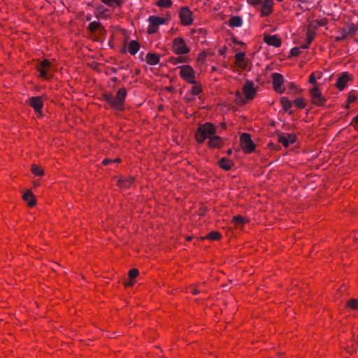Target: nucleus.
I'll return each mask as SVG.
<instances>
[{
    "instance_id": "52",
    "label": "nucleus",
    "mask_w": 358,
    "mask_h": 358,
    "mask_svg": "<svg viewBox=\"0 0 358 358\" xmlns=\"http://www.w3.org/2000/svg\"><path fill=\"white\" fill-rule=\"evenodd\" d=\"M231 152H232V150L231 149L228 150V151H227V154L228 155L231 154Z\"/></svg>"
},
{
    "instance_id": "35",
    "label": "nucleus",
    "mask_w": 358,
    "mask_h": 358,
    "mask_svg": "<svg viewBox=\"0 0 358 358\" xmlns=\"http://www.w3.org/2000/svg\"><path fill=\"white\" fill-rule=\"evenodd\" d=\"M208 237L211 240H218L220 238V234L218 232L212 231L208 234Z\"/></svg>"
},
{
    "instance_id": "49",
    "label": "nucleus",
    "mask_w": 358,
    "mask_h": 358,
    "mask_svg": "<svg viewBox=\"0 0 358 358\" xmlns=\"http://www.w3.org/2000/svg\"><path fill=\"white\" fill-rule=\"evenodd\" d=\"M143 52H141L139 55V59H141V60H143Z\"/></svg>"
},
{
    "instance_id": "12",
    "label": "nucleus",
    "mask_w": 358,
    "mask_h": 358,
    "mask_svg": "<svg viewBox=\"0 0 358 358\" xmlns=\"http://www.w3.org/2000/svg\"><path fill=\"white\" fill-rule=\"evenodd\" d=\"M50 69L51 64L47 59L43 60L38 66V70L40 72L41 76L45 79H48L51 76V75L49 73Z\"/></svg>"
},
{
    "instance_id": "20",
    "label": "nucleus",
    "mask_w": 358,
    "mask_h": 358,
    "mask_svg": "<svg viewBox=\"0 0 358 358\" xmlns=\"http://www.w3.org/2000/svg\"><path fill=\"white\" fill-rule=\"evenodd\" d=\"M145 60L150 65H156L159 62V57L155 53L149 52L146 55Z\"/></svg>"
},
{
    "instance_id": "46",
    "label": "nucleus",
    "mask_w": 358,
    "mask_h": 358,
    "mask_svg": "<svg viewBox=\"0 0 358 358\" xmlns=\"http://www.w3.org/2000/svg\"><path fill=\"white\" fill-rule=\"evenodd\" d=\"M289 88H290V90H295V89H296V86L294 84L291 83L289 85Z\"/></svg>"
},
{
    "instance_id": "43",
    "label": "nucleus",
    "mask_w": 358,
    "mask_h": 358,
    "mask_svg": "<svg viewBox=\"0 0 358 358\" xmlns=\"http://www.w3.org/2000/svg\"><path fill=\"white\" fill-rule=\"evenodd\" d=\"M111 162H112V161H111L110 159H105L102 162V163H103V164H104V165H108V164H109Z\"/></svg>"
},
{
    "instance_id": "48",
    "label": "nucleus",
    "mask_w": 358,
    "mask_h": 358,
    "mask_svg": "<svg viewBox=\"0 0 358 358\" xmlns=\"http://www.w3.org/2000/svg\"><path fill=\"white\" fill-rule=\"evenodd\" d=\"M353 121L358 124V115L353 118Z\"/></svg>"
},
{
    "instance_id": "11",
    "label": "nucleus",
    "mask_w": 358,
    "mask_h": 358,
    "mask_svg": "<svg viewBox=\"0 0 358 358\" xmlns=\"http://www.w3.org/2000/svg\"><path fill=\"white\" fill-rule=\"evenodd\" d=\"M192 13L188 7H182L180 8L179 15L184 25L187 26L192 23Z\"/></svg>"
},
{
    "instance_id": "2",
    "label": "nucleus",
    "mask_w": 358,
    "mask_h": 358,
    "mask_svg": "<svg viewBox=\"0 0 358 358\" xmlns=\"http://www.w3.org/2000/svg\"><path fill=\"white\" fill-rule=\"evenodd\" d=\"M127 94V90L124 87H122L117 90V94L115 96H114L112 93L104 92L103 94V99L112 108L118 110H123V106Z\"/></svg>"
},
{
    "instance_id": "51",
    "label": "nucleus",
    "mask_w": 358,
    "mask_h": 358,
    "mask_svg": "<svg viewBox=\"0 0 358 358\" xmlns=\"http://www.w3.org/2000/svg\"><path fill=\"white\" fill-rule=\"evenodd\" d=\"M222 127L223 129H226V127H227V124H226V123H222Z\"/></svg>"
},
{
    "instance_id": "44",
    "label": "nucleus",
    "mask_w": 358,
    "mask_h": 358,
    "mask_svg": "<svg viewBox=\"0 0 358 358\" xmlns=\"http://www.w3.org/2000/svg\"><path fill=\"white\" fill-rule=\"evenodd\" d=\"M309 45L310 44H308V43L306 42V43H305L301 46V48L303 49V50L307 49V48H308Z\"/></svg>"
},
{
    "instance_id": "10",
    "label": "nucleus",
    "mask_w": 358,
    "mask_h": 358,
    "mask_svg": "<svg viewBox=\"0 0 358 358\" xmlns=\"http://www.w3.org/2000/svg\"><path fill=\"white\" fill-rule=\"evenodd\" d=\"M278 141L285 148L296 141V136L294 134L278 133Z\"/></svg>"
},
{
    "instance_id": "28",
    "label": "nucleus",
    "mask_w": 358,
    "mask_h": 358,
    "mask_svg": "<svg viewBox=\"0 0 358 358\" xmlns=\"http://www.w3.org/2000/svg\"><path fill=\"white\" fill-rule=\"evenodd\" d=\"M31 171L36 176H41L43 175V170L36 164L31 165Z\"/></svg>"
},
{
    "instance_id": "25",
    "label": "nucleus",
    "mask_w": 358,
    "mask_h": 358,
    "mask_svg": "<svg viewBox=\"0 0 358 358\" xmlns=\"http://www.w3.org/2000/svg\"><path fill=\"white\" fill-rule=\"evenodd\" d=\"M232 222L236 227H241L246 223L247 220L241 215H236L233 217Z\"/></svg>"
},
{
    "instance_id": "55",
    "label": "nucleus",
    "mask_w": 358,
    "mask_h": 358,
    "mask_svg": "<svg viewBox=\"0 0 358 358\" xmlns=\"http://www.w3.org/2000/svg\"><path fill=\"white\" fill-rule=\"evenodd\" d=\"M243 66H245V69H246V63L243 61Z\"/></svg>"
},
{
    "instance_id": "50",
    "label": "nucleus",
    "mask_w": 358,
    "mask_h": 358,
    "mask_svg": "<svg viewBox=\"0 0 358 358\" xmlns=\"http://www.w3.org/2000/svg\"><path fill=\"white\" fill-rule=\"evenodd\" d=\"M111 70H112V71H113L114 73H117V69H115V68H113Z\"/></svg>"
},
{
    "instance_id": "38",
    "label": "nucleus",
    "mask_w": 358,
    "mask_h": 358,
    "mask_svg": "<svg viewBox=\"0 0 358 358\" xmlns=\"http://www.w3.org/2000/svg\"><path fill=\"white\" fill-rule=\"evenodd\" d=\"M357 99L356 96L350 94L348 98V103H352Z\"/></svg>"
},
{
    "instance_id": "29",
    "label": "nucleus",
    "mask_w": 358,
    "mask_h": 358,
    "mask_svg": "<svg viewBox=\"0 0 358 358\" xmlns=\"http://www.w3.org/2000/svg\"><path fill=\"white\" fill-rule=\"evenodd\" d=\"M171 0H159L157 3V6L162 8H169L172 5Z\"/></svg>"
},
{
    "instance_id": "57",
    "label": "nucleus",
    "mask_w": 358,
    "mask_h": 358,
    "mask_svg": "<svg viewBox=\"0 0 358 358\" xmlns=\"http://www.w3.org/2000/svg\"><path fill=\"white\" fill-rule=\"evenodd\" d=\"M192 99H190V98H189V99H188V101H192Z\"/></svg>"
},
{
    "instance_id": "41",
    "label": "nucleus",
    "mask_w": 358,
    "mask_h": 358,
    "mask_svg": "<svg viewBox=\"0 0 358 358\" xmlns=\"http://www.w3.org/2000/svg\"><path fill=\"white\" fill-rule=\"evenodd\" d=\"M131 280H132V279H131L130 280L127 281V282H125V286H126V287H131V286H132V285H134V282H133Z\"/></svg>"
},
{
    "instance_id": "42",
    "label": "nucleus",
    "mask_w": 358,
    "mask_h": 358,
    "mask_svg": "<svg viewBox=\"0 0 358 358\" xmlns=\"http://www.w3.org/2000/svg\"><path fill=\"white\" fill-rule=\"evenodd\" d=\"M226 50H227V48L224 47L223 48L220 49L219 50V52H220V55H224L225 54V52H226Z\"/></svg>"
},
{
    "instance_id": "22",
    "label": "nucleus",
    "mask_w": 358,
    "mask_h": 358,
    "mask_svg": "<svg viewBox=\"0 0 358 358\" xmlns=\"http://www.w3.org/2000/svg\"><path fill=\"white\" fill-rule=\"evenodd\" d=\"M139 48H140L139 43L135 40H133V41H130V43L129 44L128 51L131 55H134L138 52V51L139 50Z\"/></svg>"
},
{
    "instance_id": "58",
    "label": "nucleus",
    "mask_w": 358,
    "mask_h": 358,
    "mask_svg": "<svg viewBox=\"0 0 358 358\" xmlns=\"http://www.w3.org/2000/svg\"><path fill=\"white\" fill-rule=\"evenodd\" d=\"M277 1H279V2H281V1H282L283 0H277Z\"/></svg>"
},
{
    "instance_id": "36",
    "label": "nucleus",
    "mask_w": 358,
    "mask_h": 358,
    "mask_svg": "<svg viewBox=\"0 0 358 358\" xmlns=\"http://www.w3.org/2000/svg\"><path fill=\"white\" fill-rule=\"evenodd\" d=\"M138 275V271L136 268H131L129 271L130 279L135 278Z\"/></svg>"
},
{
    "instance_id": "30",
    "label": "nucleus",
    "mask_w": 358,
    "mask_h": 358,
    "mask_svg": "<svg viewBox=\"0 0 358 358\" xmlns=\"http://www.w3.org/2000/svg\"><path fill=\"white\" fill-rule=\"evenodd\" d=\"M294 103L296 107L299 108H303L306 106V103L304 102V99L303 98H298L294 101Z\"/></svg>"
},
{
    "instance_id": "6",
    "label": "nucleus",
    "mask_w": 358,
    "mask_h": 358,
    "mask_svg": "<svg viewBox=\"0 0 358 358\" xmlns=\"http://www.w3.org/2000/svg\"><path fill=\"white\" fill-rule=\"evenodd\" d=\"M173 48L177 55H184L189 52V48L187 46L184 39L180 37L174 39Z\"/></svg>"
},
{
    "instance_id": "17",
    "label": "nucleus",
    "mask_w": 358,
    "mask_h": 358,
    "mask_svg": "<svg viewBox=\"0 0 358 358\" xmlns=\"http://www.w3.org/2000/svg\"><path fill=\"white\" fill-rule=\"evenodd\" d=\"M262 4V13L263 15H268L273 10V0H264L260 3Z\"/></svg>"
},
{
    "instance_id": "9",
    "label": "nucleus",
    "mask_w": 358,
    "mask_h": 358,
    "mask_svg": "<svg viewBox=\"0 0 358 358\" xmlns=\"http://www.w3.org/2000/svg\"><path fill=\"white\" fill-rule=\"evenodd\" d=\"M358 29V27L356 24H352L350 25L345 26L343 28L341 36H337L336 40L337 41L345 40L348 36H352L355 34Z\"/></svg>"
},
{
    "instance_id": "16",
    "label": "nucleus",
    "mask_w": 358,
    "mask_h": 358,
    "mask_svg": "<svg viewBox=\"0 0 358 358\" xmlns=\"http://www.w3.org/2000/svg\"><path fill=\"white\" fill-rule=\"evenodd\" d=\"M264 41L269 45L278 48L281 45V40L277 35H266L264 36Z\"/></svg>"
},
{
    "instance_id": "18",
    "label": "nucleus",
    "mask_w": 358,
    "mask_h": 358,
    "mask_svg": "<svg viewBox=\"0 0 358 358\" xmlns=\"http://www.w3.org/2000/svg\"><path fill=\"white\" fill-rule=\"evenodd\" d=\"M22 198L27 203V205L29 207H33L36 203V201L34 198L33 193L30 189L24 193Z\"/></svg>"
},
{
    "instance_id": "32",
    "label": "nucleus",
    "mask_w": 358,
    "mask_h": 358,
    "mask_svg": "<svg viewBox=\"0 0 358 358\" xmlns=\"http://www.w3.org/2000/svg\"><path fill=\"white\" fill-rule=\"evenodd\" d=\"M194 85L191 89V92L193 95H199L201 92L200 86L194 84Z\"/></svg>"
},
{
    "instance_id": "34",
    "label": "nucleus",
    "mask_w": 358,
    "mask_h": 358,
    "mask_svg": "<svg viewBox=\"0 0 358 358\" xmlns=\"http://www.w3.org/2000/svg\"><path fill=\"white\" fill-rule=\"evenodd\" d=\"M347 306L352 309H356L358 307V301L356 299H351L348 302Z\"/></svg>"
},
{
    "instance_id": "4",
    "label": "nucleus",
    "mask_w": 358,
    "mask_h": 358,
    "mask_svg": "<svg viewBox=\"0 0 358 358\" xmlns=\"http://www.w3.org/2000/svg\"><path fill=\"white\" fill-rule=\"evenodd\" d=\"M241 145L245 152H252L255 149V143L250 134L243 133L240 137Z\"/></svg>"
},
{
    "instance_id": "7",
    "label": "nucleus",
    "mask_w": 358,
    "mask_h": 358,
    "mask_svg": "<svg viewBox=\"0 0 358 358\" xmlns=\"http://www.w3.org/2000/svg\"><path fill=\"white\" fill-rule=\"evenodd\" d=\"M273 89L276 92L282 94L285 92V87H282L285 80L282 75L278 73L272 74Z\"/></svg>"
},
{
    "instance_id": "24",
    "label": "nucleus",
    "mask_w": 358,
    "mask_h": 358,
    "mask_svg": "<svg viewBox=\"0 0 358 358\" xmlns=\"http://www.w3.org/2000/svg\"><path fill=\"white\" fill-rule=\"evenodd\" d=\"M219 166L225 171H229L231 169L233 162L226 157H222L219 161Z\"/></svg>"
},
{
    "instance_id": "13",
    "label": "nucleus",
    "mask_w": 358,
    "mask_h": 358,
    "mask_svg": "<svg viewBox=\"0 0 358 358\" xmlns=\"http://www.w3.org/2000/svg\"><path fill=\"white\" fill-rule=\"evenodd\" d=\"M243 92L247 99H252L256 94V90L254 87V84L252 81L247 80L243 87Z\"/></svg>"
},
{
    "instance_id": "14",
    "label": "nucleus",
    "mask_w": 358,
    "mask_h": 358,
    "mask_svg": "<svg viewBox=\"0 0 358 358\" xmlns=\"http://www.w3.org/2000/svg\"><path fill=\"white\" fill-rule=\"evenodd\" d=\"M29 105L34 109L36 113L42 116V108L43 103L41 96H32L28 100Z\"/></svg>"
},
{
    "instance_id": "56",
    "label": "nucleus",
    "mask_w": 358,
    "mask_h": 358,
    "mask_svg": "<svg viewBox=\"0 0 358 358\" xmlns=\"http://www.w3.org/2000/svg\"><path fill=\"white\" fill-rule=\"evenodd\" d=\"M120 161V159H116L114 162H119Z\"/></svg>"
},
{
    "instance_id": "19",
    "label": "nucleus",
    "mask_w": 358,
    "mask_h": 358,
    "mask_svg": "<svg viewBox=\"0 0 358 358\" xmlns=\"http://www.w3.org/2000/svg\"><path fill=\"white\" fill-rule=\"evenodd\" d=\"M89 29L94 32L96 31H99V34L103 35L105 34V29L101 27V24L99 22L94 21L90 23Z\"/></svg>"
},
{
    "instance_id": "47",
    "label": "nucleus",
    "mask_w": 358,
    "mask_h": 358,
    "mask_svg": "<svg viewBox=\"0 0 358 358\" xmlns=\"http://www.w3.org/2000/svg\"><path fill=\"white\" fill-rule=\"evenodd\" d=\"M111 80L114 83H117L118 81V79L116 77H113L111 78Z\"/></svg>"
},
{
    "instance_id": "3",
    "label": "nucleus",
    "mask_w": 358,
    "mask_h": 358,
    "mask_svg": "<svg viewBox=\"0 0 358 358\" xmlns=\"http://www.w3.org/2000/svg\"><path fill=\"white\" fill-rule=\"evenodd\" d=\"M180 76L186 80L187 83L191 84H196L194 80L195 72L192 66L189 65H184L179 67Z\"/></svg>"
},
{
    "instance_id": "45",
    "label": "nucleus",
    "mask_w": 358,
    "mask_h": 358,
    "mask_svg": "<svg viewBox=\"0 0 358 358\" xmlns=\"http://www.w3.org/2000/svg\"><path fill=\"white\" fill-rule=\"evenodd\" d=\"M191 292H192V293L193 294H199V291L198 289H192L191 290Z\"/></svg>"
},
{
    "instance_id": "33",
    "label": "nucleus",
    "mask_w": 358,
    "mask_h": 358,
    "mask_svg": "<svg viewBox=\"0 0 358 358\" xmlns=\"http://www.w3.org/2000/svg\"><path fill=\"white\" fill-rule=\"evenodd\" d=\"M236 101H237V103H239V104H244L245 103V100L243 97V95L242 94L239 92V91H237L236 92Z\"/></svg>"
},
{
    "instance_id": "53",
    "label": "nucleus",
    "mask_w": 358,
    "mask_h": 358,
    "mask_svg": "<svg viewBox=\"0 0 358 358\" xmlns=\"http://www.w3.org/2000/svg\"><path fill=\"white\" fill-rule=\"evenodd\" d=\"M234 43H236V44H239L240 42L236 41V39L234 40Z\"/></svg>"
},
{
    "instance_id": "40",
    "label": "nucleus",
    "mask_w": 358,
    "mask_h": 358,
    "mask_svg": "<svg viewBox=\"0 0 358 358\" xmlns=\"http://www.w3.org/2000/svg\"><path fill=\"white\" fill-rule=\"evenodd\" d=\"M248 2L252 5L260 4L262 3V0H248Z\"/></svg>"
},
{
    "instance_id": "27",
    "label": "nucleus",
    "mask_w": 358,
    "mask_h": 358,
    "mask_svg": "<svg viewBox=\"0 0 358 358\" xmlns=\"http://www.w3.org/2000/svg\"><path fill=\"white\" fill-rule=\"evenodd\" d=\"M101 1L110 7L120 6L122 4L121 0H101Z\"/></svg>"
},
{
    "instance_id": "31",
    "label": "nucleus",
    "mask_w": 358,
    "mask_h": 358,
    "mask_svg": "<svg viewBox=\"0 0 358 358\" xmlns=\"http://www.w3.org/2000/svg\"><path fill=\"white\" fill-rule=\"evenodd\" d=\"M315 32H312L310 30H308V31L306 33V40H307L308 44L311 43V42L313 41V40L315 38Z\"/></svg>"
},
{
    "instance_id": "37",
    "label": "nucleus",
    "mask_w": 358,
    "mask_h": 358,
    "mask_svg": "<svg viewBox=\"0 0 358 358\" xmlns=\"http://www.w3.org/2000/svg\"><path fill=\"white\" fill-rule=\"evenodd\" d=\"M300 53V48L298 47H294L291 49L290 54L292 56H298Z\"/></svg>"
},
{
    "instance_id": "21",
    "label": "nucleus",
    "mask_w": 358,
    "mask_h": 358,
    "mask_svg": "<svg viewBox=\"0 0 358 358\" xmlns=\"http://www.w3.org/2000/svg\"><path fill=\"white\" fill-rule=\"evenodd\" d=\"M228 23L231 27H240L243 24V20L241 17L235 15L230 17Z\"/></svg>"
},
{
    "instance_id": "15",
    "label": "nucleus",
    "mask_w": 358,
    "mask_h": 358,
    "mask_svg": "<svg viewBox=\"0 0 358 358\" xmlns=\"http://www.w3.org/2000/svg\"><path fill=\"white\" fill-rule=\"evenodd\" d=\"M351 80V76L346 71L340 74L337 79L336 86L339 90H343L349 80Z\"/></svg>"
},
{
    "instance_id": "8",
    "label": "nucleus",
    "mask_w": 358,
    "mask_h": 358,
    "mask_svg": "<svg viewBox=\"0 0 358 358\" xmlns=\"http://www.w3.org/2000/svg\"><path fill=\"white\" fill-rule=\"evenodd\" d=\"M310 94L312 98V102L313 104L317 106H322L326 102V99L322 95L318 87L315 86L310 90Z\"/></svg>"
},
{
    "instance_id": "23",
    "label": "nucleus",
    "mask_w": 358,
    "mask_h": 358,
    "mask_svg": "<svg viewBox=\"0 0 358 358\" xmlns=\"http://www.w3.org/2000/svg\"><path fill=\"white\" fill-rule=\"evenodd\" d=\"M280 103L283 107V109L287 111V112H289V115H292L293 113V111L291 110V108L292 106V102L288 99V98L287 97H282L280 99Z\"/></svg>"
},
{
    "instance_id": "54",
    "label": "nucleus",
    "mask_w": 358,
    "mask_h": 358,
    "mask_svg": "<svg viewBox=\"0 0 358 358\" xmlns=\"http://www.w3.org/2000/svg\"><path fill=\"white\" fill-rule=\"evenodd\" d=\"M199 58H200V59H203V58H204V55L201 54V55H199Z\"/></svg>"
},
{
    "instance_id": "1",
    "label": "nucleus",
    "mask_w": 358,
    "mask_h": 358,
    "mask_svg": "<svg viewBox=\"0 0 358 358\" xmlns=\"http://www.w3.org/2000/svg\"><path fill=\"white\" fill-rule=\"evenodd\" d=\"M216 129L215 126L210 122H206L199 127L195 133L196 141L201 144L209 138L208 145L211 148H219L223 144V140L218 136H215Z\"/></svg>"
},
{
    "instance_id": "26",
    "label": "nucleus",
    "mask_w": 358,
    "mask_h": 358,
    "mask_svg": "<svg viewBox=\"0 0 358 358\" xmlns=\"http://www.w3.org/2000/svg\"><path fill=\"white\" fill-rule=\"evenodd\" d=\"M245 53L244 52H238L235 55V59L238 65L240 68L245 69V66H243V61L245 59Z\"/></svg>"
},
{
    "instance_id": "5",
    "label": "nucleus",
    "mask_w": 358,
    "mask_h": 358,
    "mask_svg": "<svg viewBox=\"0 0 358 358\" xmlns=\"http://www.w3.org/2000/svg\"><path fill=\"white\" fill-rule=\"evenodd\" d=\"M148 21L150 24L148 27V32L149 34H154L157 31L159 26L165 23V19L158 16H150Z\"/></svg>"
},
{
    "instance_id": "39",
    "label": "nucleus",
    "mask_w": 358,
    "mask_h": 358,
    "mask_svg": "<svg viewBox=\"0 0 358 358\" xmlns=\"http://www.w3.org/2000/svg\"><path fill=\"white\" fill-rule=\"evenodd\" d=\"M309 83L311 84H315L316 83V78L313 73L309 76Z\"/></svg>"
}]
</instances>
